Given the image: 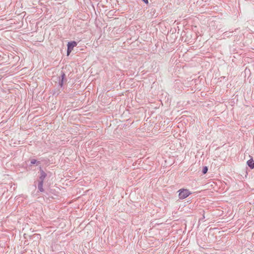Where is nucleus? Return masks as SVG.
I'll return each instance as SVG.
<instances>
[{"label":"nucleus","instance_id":"nucleus-10","mask_svg":"<svg viewBox=\"0 0 254 254\" xmlns=\"http://www.w3.org/2000/svg\"><path fill=\"white\" fill-rule=\"evenodd\" d=\"M71 51H72V50L69 49H68L67 48V55L68 56L70 54V53L71 52Z\"/></svg>","mask_w":254,"mask_h":254},{"label":"nucleus","instance_id":"nucleus-8","mask_svg":"<svg viewBox=\"0 0 254 254\" xmlns=\"http://www.w3.org/2000/svg\"><path fill=\"white\" fill-rule=\"evenodd\" d=\"M208 171V168L206 166H204L202 168V173L203 174H205Z\"/></svg>","mask_w":254,"mask_h":254},{"label":"nucleus","instance_id":"nucleus-2","mask_svg":"<svg viewBox=\"0 0 254 254\" xmlns=\"http://www.w3.org/2000/svg\"><path fill=\"white\" fill-rule=\"evenodd\" d=\"M58 81L59 85L61 87L63 86L64 81H66V79L65 78V74L63 71H61V75L58 77Z\"/></svg>","mask_w":254,"mask_h":254},{"label":"nucleus","instance_id":"nucleus-11","mask_svg":"<svg viewBox=\"0 0 254 254\" xmlns=\"http://www.w3.org/2000/svg\"><path fill=\"white\" fill-rule=\"evenodd\" d=\"M143 2H144L145 4L148 3V0H141Z\"/></svg>","mask_w":254,"mask_h":254},{"label":"nucleus","instance_id":"nucleus-5","mask_svg":"<svg viewBox=\"0 0 254 254\" xmlns=\"http://www.w3.org/2000/svg\"><path fill=\"white\" fill-rule=\"evenodd\" d=\"M247 165L250 168V169H253L254 168V161L253 158H251L250 159L247 161Z\"/></svg>","mask_w":254,"mask_h":254},{"label":"nucleus","instance_id":"nucleus-6","mask_svg":"<svg viewBox=\"0 0 254 254\" xmlns=\"http://www.w3.org/2000/svg\"><path fill=\"white\" fill-rule=\"evenodd\" d=\"M43 183H42V182H38V190H39V191L40 192H44V190L43 189Z\"/></svg>","mask_w":254,"mask_h":254},{"label":"nucleus","instance_id":"nucleus-9","mask_svg":"<svg viewBox=\"0 0 254 254\" xmlns=\"http://www.w3.org/2000/svg\"><path fill=\"white\" fill-rule=\"evenodd\" d=\"M202 212H203L202 217L199 219V221H202V220H203V219H204V218H205V216H204V210H203V211H202Z\"/></svg>","mask_w":254,"mask_h":254},{"label":"nucleus","instance_id":"nucleus-1","mask_svg":"<svg viewBox=\"0 0 254 254\" xmlns=\"http://www.w3.org/2000/svg\"><path fill=\"white\" fill-rule=\"evenodd\" d=\"M179 198L180 199H184L191 194V192L188 189H181L178 191Z\"/></svg>","mask_w":254,"mask_h":254},{"label":"nucleus","instance_id":"nucleus-7","mask_svg":"<svg viewBox=\"0 0 254 254\" xmlns=\"http://www.w3.org/2000/svg\"><path fill=\"white\" fill-rule=\"evenodd\" d=\"M31 165L36 164L37 165L40 164V161H38L36 159H32L30 161Z\"/></svg>","mask_w":254,"mask_h":254},{"label":"nucleus","instance_id":"nucleus-3","mask_svg":"<svg viewBox=\"0 0 254 254\" xmlns=\"http://www.w3.org/2000/svg\"><path fill=\"white\" fill-rule=\"evenodd\" d=\"M40 175L39 176V182L44 183V181L47 177V174L43 171L41 167H39Z\"/></svg>","mask_w":254,"mask_h":254},{"label":"nucleus","instance_id":"nucleus-4","mask_svg":"<svg viewBox=\"0 0 254 254\" xmlns=\"http://www.w3.org/2000/svg\"><path fill=\"white\" fill-rule=\"evenodd\" d=\"M77 42L73 41L69 42L67 45V48L69 49L73 50V48L77 46Z\"/></svg>","mask_w":254,"mask_h":254}]
</instances>
